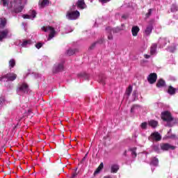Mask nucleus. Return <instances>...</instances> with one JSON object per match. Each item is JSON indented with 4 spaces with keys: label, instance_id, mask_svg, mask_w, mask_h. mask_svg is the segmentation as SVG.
Wrapping results in <instances>:
<instances>
[{
    "label": "nucleus",
    "instance_id": "2eb2a0df",
    "mask_svg": "<svg viewBox=\"0 0 178 178\" xmlns=\"http://www.w3.org/2000/svg\"><path fill=\"white\" fill-rule=\"evenodd\" d=\"M156 79H158L156 73H152L148 76L147 81H149L150 84H154V83L156 81Z\"/></svg>",
    "mask_w": 178,
    "mask_h": 178
},
{
    "label": "nucleus",
    "instance_id": "4c0bfd02",
    "mask_svg": "<svg viewBox=\"0 0 178 178\" xmlns=\"http://www.w3.org/2000/svg\"><path fill=\"white\" fill-rule=\"evenodd\" d=\"M178 6L177 4H172L171 6V12H177Z\"/></svg>",
    "mask_w": 178,
    "mask_h": 178
},
{
    "label": "nucleus",
    "instance_id": "a878e982",
    "mask_svg": "<svg viewBox=\"0 0 178 178\" xmlns=\"http://www.w3.org/2000/svg\"><path fill=\"white\" fill-rule=\"evenodd\" d=\"M177 89L170 86L168 87V92L170 95H175L176 94Z\"/></svg>",
    "mask_w": 178,
    "mask_h": 178
},
{
    "label": "nucleus",
    "instance_id": "37998d69",
    "mask_svg": "<svg viewBox=\"0 0 178 178\" xmlns=\"http://www.w3.org/2000/svg\"><path fill=\"white\" fill-rule=\"evenodd\" d=\"M99 82L105 86V78L102 77L99 79Z\"/></svg>",
    "mask_w": 178,
    "mask_h": 178
},
{
    "label": "nucleus",
    "instance_id": "f3484780",
    "mask_svg": "<svg viewBox=\"0 0 178 178\" xmlns=\"http://www.w3.org/2000/svg\"><path fill=\"white\" fill-rule=\"evenodd\" d=\"M141 106L139 105L135 104L131 108V113H138V112H141Z\"/></svg>",
    "mask_w": 178,
    "mask_h": 178
},
{
    "label": "nucleus",
    "instance_id": "9b49d317",
    "mask_svg": "<svg viewBox=\"0 0 178 178\" xmlns=\"http://www.w3.org/2000/svg\"><path fill=\"white\" fill-rule=\"evenodd\" d=\"M76 6L79 10L87 9V4H86V1H84V0H78L76 3Z\"/></svg>",
    "mask_w": 178,
    "mask_h": 178
},
{
    "label": "nucleus",
    "instance_id": "4be33fe9",
    "mask_svg": "<svg viewBox=\"0 0 178 178\" xmlns=\"http://www.w3.org/2000/svg\"><path fill=\"white\" fill-rule=\"evenodd\" d=\"M165 86H166V83L165 82V81L163 79H159L157 81V83H156L157 88H162L165 87Z\"/></svg>",
    "mask_w": 178,
    "mask_h": 178
},
{
    "label": "nucleus",
    "instance_id": "dca6fc26",
    "mask_svg": "<svg viewBox=\"0 0 178 178\" xmlns=\"http://www.w3.org/2000/svg\"><path fill=\"white\" fill-rule=\"evenodd\" d=\"M31 44H33L31 40H24L20 42V45L22 48H29Z\"/></svg>",
    "mask_w": 178,
    "mask_h": 178
},
{
    "label": "nucleus",
    "instance_id": "cd10ccee",
    "mask_svg": "<svg viewBox=\"0 0 178 178\" xmlns=\"http://www.w3.org/2000/svg\"><path fill=\"white\" fill-rule=\"evenodd\" d=\"M111 173H118V170H119V165L113 164L111 167Z\"/></svg>",
    "mask_w": 178,
    "mask_h": 178
},
{
    "label": "nucleus",
    "instance_id": "f03ea898",
    "mask_svg": "<svg viewBox=\"0 0 178 178\" xmlns=\"http://www.w3.org/2000/svg\"><path fill=\"white\" fill-rule=\"evenodd\" d=\"M161 118L164 122H166V126L168 127H172L177 121L172 117V114L169 111H164L161 113Z\"/></svg>",
    "mask_w": 178,
    "mask_h": 178
},
{
    "label": "nucleus",
    "instance_id": "58836bf2",
    "mask_svg": "<svg viewBox=\"0 0 178 178\" xmlns=\"http://www.w3.org/2000/svg\"><path fill=\"white\" fill-rule=\"evenodd\" d=\"M42 60L44 63H48L49 62V58L47 56H44L42 58Z\"/></svg>",
    "mask_w": 178,
    "mask_h": 178
},
{
    "label": "nucleus",
    "instance_id": "f704fd0d",
    "mask_svg": "<svg viewBox=\"0 0 178 178\" xmlns=\"http://www.w3.org/2000/svg\"><path fill=\"white\" fill-rule=\"evenodd\" d=\"M79 76L82 77L83 79H85V80H88V79H90V75H88V74H86V73L79 74Z\"/></svg>",
    "mask_w": 178,
    "mask_h": 178
},
{
    "label": "nucleus",
    "instance_id": "052dcab7",
    "mask_svg": "<svg viewBox=\"0 0 178 178\" xmlns=\"http://www.w3.org/2000/svg\"><path fill=\"white\" fill-rule=\"evenodd\" d=\"M175 19H178V16H176V17H175Z\"/></svg>",
    "mask_w": 178,
    "mask_h": 178
},
{
    "label": "nucleus",
    "instance_id": "e2e57ef3",
    "mask_svg": "<svg viewBox=\"0 0 178 178\" xmlns=\"http://www.w3.org/2000/svg\"><path fill=\"white\" fill-rule=\"evenodd\" d=\"M152 172H154V170L152 168Z\"/></svg>",
    "mask_w": 178,
    "mask_h": 178
},
{
    "label": "nucleus",
    "instance_id": "1a4fd4ad",
    "mask_svg": "<svg viewBox=\"0 0 178 178\" xmlns=\"http://www.w3.org/2000/svg\"><path fill=\"white\" fill-rule=\"evenodd\" d=\"M35 16H37V13L34 10H31L29 12V14H24L22 15V17L23 19H29L31 20H34L35 19Z\"/></svg>",
    "mask_w": 178,
    "mask_h": 178
},
{
    "label": "nucleus",
    "instance_id": "49530a36",
    "mask_svg": "<svg viewBox=\"0 0 178 178\" xmlns=\"http://www.w3.org/2000/svg\"><path fill=\"white\" fill-rule=\"evenodd\" d=\"M151 56H151V54L150 55H149V54L144 55V58H145V59H149V58H151Z\"/></svg>",
    "mask_w": 178,
    "mask_h": 178
},
{
    "label": "nucleus",
    "instance_id": "bf43d9fd",
    "mask_svg": "<svg viewBox=\"0 0 178 178\" xmlns=\"http://www.w3.org/2000/svg\"><path fill=\"white\" fill-rule=\"evenodd\" d=\"M172 131V129H170V131H168V134H169V133H170Z\"/></svg>",
    "mask_w": 178,
    "mask_h": 178
},
{
    "label": "nucleus",
    "instance_id": "f8f14e48",
    "mask_svg": "<svg viewBox=\"0 0 178 178\" xmlns=\"http://www.w3.org/2000/svg\"><path fill=\"white\" fill-rule=\"evenodd\" d=\"M169 39L166 38H160L158 41V46L159 48H163L166 47V44H168Z\"/></svg>",
    "mask_w": 178,
    "mask_h": 178
},
{
    "label": "nucleus",
    "instance_id": "b1692460",
    "mask_svg": "<svg viewBox=\"0 0 178 178\" xmlns=\"http://www.w3.org/2000/svg\"><path fill=\"white\" fill-rule=\"evenodd\" d=\"M5 102H6V99L5 97V95H0V108L5 105Z\"/></svg>",
    "mask_w": 178,
    "mask_h": 178
},
{
    "label": "nucleus",
    "instance_id": "ddd939ff",
    "mask_svg": "<svg viewBox=\"0 0 178 178\" xmlns=\"http://www.w3.org/2000/svg\"><path fill=\"white\" fill-rule=\"evenodd\" d=\"M161 149L163 151H169V149H172L173 151L176 149V146H173L169 143H163L161 145Z\"/></svg>",
    "mask_w": 178,
    "mask_h": 178
},
{
    "label": "nucleus",
    "instance_id": "72a5a7b5",
    "mask_svg": "<svg viewBox=\"0 0 178 178\" xmlns=\"http://www.w3.org/2000/svg\"><path fill=\"white\" fill-rule=\"evenodd\" d=\"M132 91H133V86H129L126 90V95H128V97H129V95L131 94Z\"/></svg>",
    "mask_w": 178,
    "mask_h": 178
},
{
    "label": "nucleus",
    "instance_id": "c756f323",
    "mask_svg": "<svg viewBox=\"0 0 178 178\" xmlns=\"http://www.w3.org/2000/svg\"><path fill=\"white\" fill-rule=\"evenodd\" d=\"M77 51V49H69L67 51V55H68L69 56H72V55H74V54H76Z\"/></svg>",
    "mask_w": 178,
    "mask_h": 178
},
{
    "label": "nucleus",
    "instance_id": "a19ab883",
    "mask_svg": "<svg viewBox=\"0 0 178 178\" xmlns=\"http://www.w3.org/2000/svg\"><path fill=\"white\" fill-rule=\"evenodd\" d=\"M152 15V9H149L147 13L145 15V18L148 19Z\"/></svg>",
    "mask_w": 178,
    "mask_h": 178
},
{
    "label": "nucleus",
    "instance_id": "de8ad7c7",
    "mask_svg": "<svg viewBox=\"0 0 178 178\" xmlns=\"http://www.w3.org/2000/svg\"><path fill=\"white\" fill-rule=\"evenodd\" d=\"M67 29L70 30L66 31V33H72V31H73V29H72V27L68 26Z\"/></svg>",
    "mask_w": 178,
    "mask_h": 178
},
{
    "label": "nucleus",
    "instance_id": "e433bc0d",
    "mask_svg": "<svg viewBox=\"0 0 178 178\" xmlns=\"http://www.w3.org/2000/svg\"><path fill=\"white\" fill-rule=\"evenodd\" d=\"M43 45H44V42H38V43H36L35 44V48H37V49H40L42 48Z\"/></svg>",
    "mask_w": 178,
    "mask_h": 178
},
{
    "label": "nucleus",
    "instance_id": "0eeeda50",
    "mask_svg": "<svg viewBox=\"0 0 178 178\" xmlns=\"http://www.w3.org/2000/svg\"><path fill=\"white\" fill-rule=\"evenodd\" d=\"M65 69V60L56 63L54 65L53 71L54 73H59L63 72Z\"/></svg>",
    "mask_w": 178,
    "mask_h": 178
},
{
    "label": "nucleus",
    "instance_id": "4d7b16f0",
    "mask_svg": "<svg viewBox=\"0 0 178 178\" xmlns=\"http://www.w3.org/2000/svg\"><path fill=\"white\" fill-rule=\"evenodd\" d=\"M127 154V150H125V152H124V156H126Z\"/></svg>",
    "mask_w": 178,
    "mask_h": 178
},
{
    "label": "nucleus",
    "instance_id": "6ab92c4d",
    "mask_svg": "<svg viewBox=\"0 0 178 178\" xmlns=\"http://www.w3.org/2000/svg\"><path fill=\"white\" fill-rule=\"evenodd\" d=\"M156 47H158V45L156 44H153L151 47H150V55L152 56H155V55H156Z\"/></svg>",
    "mask_w": 178,
    "mask_h": 178
},
{
    "label": "nucleus",
    "instance_id": "9d476101",
    "mask_svg": "<svg viewBox=\"0 0 178 178\" xmlns=\"http://www.w3.org/2000/svg\"><path fill=\"white\" fill-rule=\"evenodd\" d=\"M150 141H161L162 140V136L158 132L152 133L149 137Z\"/></svg>",
    "mask_w": 178,
    "mask_h": 178
},
{
    "label": "nucleus",
    "instance_id": "7ed1b4c3",
    "mask_svg": "<svg viewBox=\"0 0 178 178\" xmlns=\"http://www.w3.org/2000/svg\"><path fill=\"white\" fill-rule=\"evenodd\" d=\"M80 17V12L79 10H70L67 12L66 18L68 20H77Z\"/></svg>",
    "mask_w": 178,
    "mask_h": 178
},
{
    "label": "nucleus",
    "instance_id": "ea45409f",
    "mask_svg": "<svg viewBox=\"0 0 178 178\" xmlns=\"http://www.w3.org/2000/svg\"><path fill=\"white\" fill-rule=\"evenodd\" d=\"M138 95V92H137V90H134V92L132 93V97H133L134 101L136 100V98H137Z\"/></svg>",
    "mask_w": 178,
    "mask_h": 178
},
{
    "label": "nucleus",
    "instance_id": "c03bdc74",
    "mask_svg": "<svg viewBox=\"0 0 178 178\" xmlns=\"http://www.w3.org/2000/svg\"><path fill=\"white\" fill-rule=\"evenodd\" d=\"M147 122H143L140 125L141 129H147Z\"/></svg>",
    "mask_w": 178,
    "mask_h": 178
},
{
    "label": "nucleus",
    "instance_id": "4468645a",
    "mask_svg": "<svg viewBox=\"0 0 178 178\" xmlns=\"http://www.w3.org/2000/svg\"><path fill=\"white\" fill-rule=\"evenodd\" d=\"M152 29H154V26L152 24L147 25L143 32L144 37H149V35H151V33H152Z\"/></svg>",
    "mask_w": 178,
    "mask_h": 178
},
{
    "label": "nucleus",
    "instance_id": "8fccbe9b",
    "mask_svg": "<svg viewBox=\"0 0 178 178\" xmlns=\"http://www.w3.org/2000/svg\"><path fill=\"white\" fill-rule=\"evenodd\" d=\"M108 40H113V36L112 35V34H110V35H108Z\"/></svg>",
    "mask_w": 178,
    "mask_h": 178
},
{
    "label": "nucleus",
    "instance_id": "7c9ffc66",
    "mask_svg": "<svg viewBox=\"0 0 178 178\" xmlns=\"http://www.w3.org/2000/svg\"><path fill=\"white\" fill-rule=\"evenodd\" d=\"M8 65H9L10 69L15 67V66L16 65V60L13 58H11L8 62Z\"/></svg>",
    "mask_w": 178,
    "mask_h": 178
},
{
    "label": "nucleus",
    "instance_id": "412c9836",
    "mask_svg": "<svg viewBox=\"0 0 178 178\" xmlns=\"http://www.w3.org/2000/svg\"><path fill=\"white\" fill-rule=\"evenodd\" d=\"M49 3V0H40L39 6L41 8H45V6H48Z\"/></svg>",
    "mask_w": 178,
    "mask_h": 178
},
{
    "label": "nucleus",
    "instance_id": "6e6552de",
    "mask_svg": "<svg viewBox=\"0 0 178 178\" xmlns=\"http://www.w3.org/2000/svg\"><path fill=\"white\" fill-rule=\"evenodd\" d=\"M27 104H25L24 105H22V109L21 111V114L22 115L20 118H16L17 120H20L22 118H24V116H29L31 115V110L29 109Z\"/></svg>",
    "mask_w": 178,
    "mask_h": 178
},
{
    "label": "nucleus",
    "instance_id": "3c124183",
    "mask_svg": "<svg viewBox=\"0 0 178 178\" xmlns=\"http://www.w3.org/2000/svg\"><path fill=\"white\" fill-rule=\"evenodd\" d=\"M115 17L116 19H120V14L119 13L115 14Z\"/></svg>",
    "mask_w": 178,
    "mask_h": 178
},
{
    "label": "nucleus",
    "instance_id": "393cba45",
    "mask_svg": "<svg viewBox=\"0 0 178 178\" xmlns=\"http://www.w3.org/2000/svg\"><path fill=\"white\" fill-rule=\"evenodd\" d=\"M159 163V160L156 157L152 158V160L150 161V165L152 166H158Z\"/></svg>",
    "mask_w": 178,
    "mask_h": 178
},
{
    "label": "nucleus",
    "instance_id": "39448f33",
    "mask_svg": "<svg viewBox=\"0 0 178 178\" xmlns=\"http://www.w3.org/2000/svg\"><path fill=\"white\" fill-rule=\"evenodd\" d=\"M17 78V75L15 73H9L6 75H3L0 77V81H6V83H9V81H15V79Z\"/></svg>",
    "mask_w": 178,
    "mask_h": 178
},
{
    "label": "nucleus",
    "instance_id": "a211bd4d",
    "mask_svg": "<svg viewBox=\"0 0 178 178\" xmlns=\"http://www.w3.org/2000/svg\"><path fill=\"white\" fill-rule=\"evenodd\" d=\"M8 34H9V29H8L0 31V41H2L3 38H6Z\"/></svg>",
    "mask_w": 178,
    "mask_h": 178
},
{
    "label": "nucleus",
    "instance_id": "5fc2aeb1",
    "mask_svg": "<svg viewBox=\"0 0 178 178\" xmlns=\"http://www.w3.org/2000/svg\"><path fill=\"white\" fill-rule=\"evenodd\" d=\"M122 19H127V15H124L122 16Z\"/></svg>",
    "mask_w": 178,
    "mask_h": 178
},
{
    "label": "nucleus",
    "instance_id": "864d4df0",
    "mask_svg": "<svg viewBox=\"0 0 178 178\" xmlns=\"http://www.w3.org/2000/svg\"><path fill=\"white\" fill-rule=\"evenodd\" d=\"M77 176V172H75L72 175V177L71 178H74Z\"/></svg>",
    "mask_w": 178,
    "mask_h": 178
},
{
    "label": "nucleus",
    "instance_id": "13d9d810",
    "mask_svg": "<svg viewBox=\"0 0 178 178\" xmlns=\"http://www.w3.org/2000/svg\"><path fill=\"white\" fill-rule=\"evenodd\" d=\"M93 47H95V43H94V44L92 45L91 48H93Z\"/></svg>",
    "mask_w": 178,
    "mask_h": 178
},
{
    "label": "nucleus",
    "instance_id": "bb28decb",
    "mask_svg": "<svg viewBox=\"0 0 178 178\" xmlns=\"http://www.w3.org/2000/svg\"><path fill=\"white\" fill-rule=\"evenodd\" d=\"M6 18L1 17L0 18V29H5V26H6Z\"/></svg>",
    "mask_w": 178,
    "mask_h": 178
},
{
    "label": "nucleus",
    "instance_id": "473e14b6",
    "mask_svg": "<svg viewBox=\"0 0 178 178\" xmlns=\"http://www.w3.org/2000/svg\"><path fill=\"white\" fill-rule=\"evenodd\" d=\"M137 150V147H132L129 149V151L131 152V156L133 158H136L137 156V153H136V151Z\"/></svg>",
    "mask_w": 178,
    "mask_h": 178
},
{
    "label": "nucleus",
    "instance_id": "c85d7f7f",
    "mask_svg": "<svg viewBox=\"0 0 178 178\" xmlns=\"http://www.w3.org/2000/svg\"><path fill=\"white\" fill-rule=\"evenodd\" d=\"M102 169H104V163H101L99 164V165L98 166V168L94 172V176H96V175H98V173H99V172H101V170H102Z\"/></svg>",
    "mask_w": 178,
    "mask_h": 178
},
{
    "label": "nucleus",
    "instance_id": "6e6d98bb",
    "mask_svg": "<svg viewBox=\"0 0 178 178\" xmlns=\"http://www.w3.org/2000/svg\"><path fill=\"white\" fill-rule=\"evenodd\" d=\"M95 0H88L89 2H90V3H92V2H94Z\"/></svg>",
    "mask_w": 178,
    "mask_h": 178
},
{
    "label": "nucleus",
    "instance_id": "79ce46f5",
    "mask_svg": "<svg viewBox=\"0 0 178 178\" xmlns=\"http://www.w3.org/2000/svg\"><path fill=\"white\" fill-rule=\"evenodd\" d=\"M99 2H100L102 5H104L108 3V2H111V0H99Z\"/></svg>",
    "mask_w": 178,
    "mask_h": 178
},
{
    "label": "nucleus",
    "instance_id": "5701e85b",
    "mask_svg": "<svg viewBox=\"0 0 178 178\" xmlns=\"http://www.w3.org/2000/svg\"><path fill=\"white\" fill-rule=\"evenodd\" d=\"M131 31L132 35H134V37H137V34H138V31H140V28H138L137 26H133Z\"/></svg>",
    "mask_w": 178,
    "mask_h": 178
},
{
    "label": "nucleus",
    "instance_id": "09e8293b",
    "mask_svg": "<svg viewBox=\"0 0 178 178\" xmlns=\"http://www.w3.org/2000/svg\"><path fill=\"white\" fill-rule=\"evenodd\" d=\"M35 79H40V77H41V74H35Z\"/></svg>",
    "mask_w": 178,
    "mask_h": 178
},
{
    "label": "nucleus",
    "instance_id": "423d86ee",
    "mask_svg": "<svg viewBox=\"0 0 178 178\" xmlns=\"http://www.w3.org/2000/svg\"><path fill=\"white\" fill-rule=\"evenodd\" d=\"M42 31H44V33H49L48 41L52 40L56 34V31L52 26H43L42 27Z\"/></svg>",
    "mask_w": 178,
    "mask_h": 178
},
{
    "label": "nucleus",
    "instance_id": "2f4dec72",
    "mask_svg": "<svg viewBox=\"0 0 178 178\" xmlns=\"http://www.w3.org/2000/svg\"><path fill=\"white\" fill-rule=\"evenodd\" d=\"M149 126H151V127L155 128L156 126H158V121H155L154 120H152L149 122Z\"/></svg>",
    "mask_w": 178,
    "mask_h": 178
},
{
    "label": "nucleus",
    "instance_id": "f257e3e1",
    "mask_svg": "<svg viewBox=\"0 0 178 178\" xmlns=\"http://www.w3.org/2000/svg\"><path fill=\"white\" fill-rule=\"evenodd\" d=\"M2 6L7 7L12 13L23 12L24 5H27V0H1Z\"/></svg>",
    "mask_w": 178,
    "mask_h": 178
},
{
    "label": "nucleus",
    "instance_id": "c9c22d12",
    "mask_svg": "<svg viewBox=\"0 0 178 178\" xmlns=\"http://www.w3.org/2000/svg\"><path fill=\"white\" fill-rule=\"evenodd\" d=\"M153 151H154V152H156V154H159L161 152V149L159 148V145H154Z\"/></svg>",
    "mask_w": 178,
    "mask_h": 178
},
{
    "label": "nucleus",
    "instance_id": "680f3d73",
    "mask_svg": "<svg viewBox=\"0 0 178 178\" xmlns=\"http://www.w3.org/2000/svg\"><path fill=\"white\" fill-rule=\"evenodd\" d=\"M106 30H109V28H106Z\"/></svg>",
    "mask_w": 178,
    "mask_h": 178
},
{
    "label": "nucleus",
    "instance_id": "603ef678",
    "mask_svg": "<svg viewBox=\"0 0 178 178\" xmlns=\"http://www.w3.org/2000/svg\"><path fill=\"white\" fill-rule=\"evenodd\" d=\"M113 31H120V29H119V28H116V29H113Z\"/></svg>",
    "mask_w": 178,
    "mask_h": 178
},
{
    "label": "nucleus",
    "instance_id": "20e7f679",
    "mask_svg": "<svg viewBox=\"0 0 178 178\" xmlns=\"http://www.w3.org/2000/svg\"><path fill=\"white\" fill-rule=\"evenodd\" d=\"M30 89L29 88V85L26 83H23L19 86L17 89V93L18 95H24V94H29Z\"/></svg>",
    "mask_w": 178,
    "mask_h": 178
},
{
    "label": "nucleus",
    "instance_id": "a18cd8bd",
    "mask_svg": "<svg viewBox=\"0 0 178 178\" xmlns=\"http://www.w3.org/2000/svg\"><path fill=\"white\" fill-rule=\"evenodd\" d=\"M167 138H176V135H175V134L171 135V136L168 135Z\"/></svg>",
    "mask_w": 178,
    "mask_h": 178
},
{
    "label": "nucleus",
    "instance_id": "aec40b11",
    "mask_svg": "<svg viewBox=\"0 0 178 178\" xmlns=\"http://www.w3.org/2000/svg\"><path fill=\"white\" fill-rule=\"evenodd\" d=\"M177 48V44L173 43L171 46L167 48V51L168 52H171V54H173V52H176Z\"/></svg>",
    "mask_w": 178,
    "mask_h": 178
}]
</instances>
